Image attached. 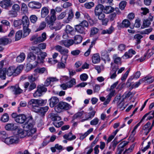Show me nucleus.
Returning <instances> with one entry per match:
<instances>
[{"instance_id": "obj_26", "label": "nucleus", "mask_w": 154, "mask_h": 154, "mask_svg": "<svg viewBox=\"0 0 154 154\" xmlns=\"http://www.w3.org/2000/svg\"><path fill=\"white\" fill-rule=\"evenodd\" d=\"M69 52V51L68 49L65 48H63L60 52V54L63 55L61 58H64V60H67L68 57V54Z\"/></svg>"}, {"instance_id": "obj_5", "label": "nucleus", "mask_w": 154, "mask_h": 154, "mask_svg": "<svg viewBox=\"0 0 154 154\" xmlns=\"http://www.w3.org/2000/svg\"><path fill=\"white\" fill-rule=\"evenodd\" d=\"M71 108V106L68 103L65 102L60 101L57 106H55L54 109L57 112L60 113L62 111V109L67 110Z\"/></svg>"}, {"instance_id": "obj_24", "label": "nucleus", "mask_w": 154, "mask_h": 154, "mask_svg": "<svg viewBox=\"0 0 154 154\" xmlns=\"http://www.w3.org/2000/svg\"><path fill=\"white\" fill-rule=\"evenodd\" d=\"M17 133V134L16 135H18L19 138H23L27 135L26 130H23L21 128H18Z\"/></svg>"}, {"instance_id": "obj_28", "label": "nucleus", "mask_w": 154, "mask_h": 154, "mask_svg": "<svg viewBox=\"0 0 154 154\" xmlns=\"http://www.w3.org/2000/svg\"><path fill=\"white\" fill-rule=\"evenodd\" d=\"M101 55L103 58H104L105 60L108 62L110 61V59L109 57V54L106 50H104L101 51Z\"/></svg>"}, {"instance_id": "obj_25", "label": "nucleus", "mask_w": 154, "mask_h": 154, "mask_svg": "<svg viewBox=\"0 0 154 154\" xmlns=\"http://www.w3.org/2000/svg\"><path fill=\"white\" fill-rule=\"evenodd\" d=\"M142 79L143 82L149 84L152 83L154 81V78L150 75H147Z\"/></svg>"}, {"instance_id": "obj_18", "label": "nucleus", "mask_w": 154, "mask_h": 154, "mask_svg": "<svg viewBox=\"0 0 154 154\" xmlns=\"http://www.w3.org/2000/svg\"><path fill=\"white\" fill-rule=\"evenodd\" d=\"M11 89L15 95L20 94L23 92V90L17 85L14 86H11Z\"/></svg>"}, {"instance_id": "obj_42", "label": "nucleus", "mask_w": 154, "mask_h": 154, "mask_svg": "<svg viewBox=\"0 0 154 154\" xmlns=\"http://www.w3.org/2000/svg\"><path fill=\"white\" fill-rule=\"evenodd\" d=\"M115 10L114 8L111 6H106L104 9V12L106 14H109Z\"/></svg>"}, {"instance_id": "obj_14", "label": "nucleus", "mask_w": 154, "mask_h": 154, "mask_svg": "<svg viewBox=\"0 0 154 154\" xmlns=\"http://www.w3.org/2000/svg\"><path fill=\"white\" fill-rule=\"evenodd\" d=\"M27 120L26 116L23 114H19L16 117V122L18 123L23 124Z\"/></svg>"}, {"instance_id": "obj_37", "label": "nucleus", "mask_w": 154, "mask_h": 154, "mask_svg": "<svg viewBox=\"0 0 154 154\" xmlns=\"http://www.w3.org/2000/svg\"><path fill=\"white\" fill-rule=\"evenodd\" d=\"M82 40V37L80 35H76L74 37V43L78 44L81 43Z\"/></svg>"}, {"instance_id": "obj_43", "label": "nucleus", "mask_w": 154, "mask_h": 154, "mask_svg": "<svg viewBox=\"0 0 154 154\" xmlns=\"http://www.w3.org/2000/svg\"><path fill=\"white\" fill-rule=\"evenodd\" d=\"M45 72H47V70L46 69L45 67L39 68L35 69L34 70V72L36 73H39L42 74L44 73Z\"/></svg>"}, {"instance_id": "obj_2", "label": "nucleus", "mask_w": 154, "mask_h": 154, "mask_svg": "<svg viewBox=\"0 0 154 154\" xmlns=\"http://www.w3.org/2000/svg\"><path fill=\"white\" fill-rule=\"evenodd\" d=\"M21 20L22 21L23 31V36L24 37L28 35L30 32V29L29 28V21L28 17L26 16L22 17Z\"/></svg>"}, {"instance_id": "obj_55", "label": "nucleus", "mask_w": 154, "mask_h": 154, "mask_svg": "<svg viewBox=\"0 0 154 154\" xmlns=\"http://www.w3.org/2000/svg\"><path fill=\"white\" fill-rule=\"evenodd\" d=\"M84 113V112L83 111L77 112L72 117L73 120H75L76 119L81 117Z\"/></svg>"}, {"instance_id": "obj_22", "label": "nucleus", "mask_w": 154, "mask_h": 154, "mask_svg": "<svg viewBox=\"0 0 154 154\" xmlns=\"http://www.w3.org/2000/svg\"><path fill=\"white\" fill-rule=\"evenodd\" d=\"M49 8L48 6L42 7L41 10V17L44 18L49 13Z\"/></svg>"}, {"instance_id": "obj_16", "label": "nucleus", "mask_w": 154, "mask_h": 154, "mask_svg": "<svg viewBox=\"0 0 154 154\" xmlns=\"http://www.w3.org/2000/svg\"><path fill=\"white\" fill-rule=\"evenodd\" d=\"M60 44L66 47L69 48L74 44V41L72 39L63 40L60 42Z\"/></svg>"}, {"instance_id": "obj_44", "label": "nucleus", "mask_w": 154, "mask_h": 154, "mask_svg": "<svg viewBox=\"0 0 154 154\" xmlns=\"http://www.w3.org/2000/svg\"><path fill=\"white\" fill-rule=\"evenodd\" d=\"M23 68V66L22 65H20L15 68V67L14 76H16L19 74L22 70Z\"/></svg>"}, {"instance_id": "obj_64", "label": "nucleus", "mask_w": 154, "mask_h": 154, "mask_svg": "<svg viewBox=\"0 0 154 154\" xmlns=\"http://www.w3.org/2000/svg\"><path fill=\"white\" fill-rule=\"evenodd\" d=\"M150 24V20L148 19L145 20L143 22V26H142L141 28H144L145 27H148L149 26Z\"/></svg>"}, {"instance_id": "obj_35", "label": "nucleus", "mask_w": 154, "mask_h": 154, "mask_svg": "<svg viewBox=\"0 0 154 154\" xmlns=\"http://www.w3.org/2000/svg\"><path fill=\"white\" fill-rule=\"evenodd\" d=\"M67 60H64V58H61V61L58 63L57 66L59 69H64L65 67V64L66 63Z\"/></svg>"}, {"instance_id": "obj_39", "label": "nucleus", "mask_w": 154, "mask_h": 154, "mask_svg": "<svg viewBox=\"0 0 154 154\" xmlns=\"http://www.w3.org/2000/svg\"><path fill=\"white\" fill-rule=\"evenodd\" d=\"M36 59V56L32 52H30L28 55L27 61L30 63L34 61Z\"/></svg>"}, {"instance_id": "obj_59", "label": "nucleus", "mask_w": 154, "mask_h": 154, "mask_svg": "<svg viewBox=\"0 0 154 154\" xmlns=\"http://www.w3.org/2000/svg\"><path fill=\"white\" fill-rule=\"evenodd\" d=\"M74 29L73 27L69 25H67L66 26L65 29V31L67 33H70L71 32L73 31Z\"/></svg>"}, {"instance_id": "obj_62", "label": "nucleus", "mask_w": 154, "mask_h": 154, "mask_svg": "<svg viewBox=\"0 0 154 154\" xmlns=\"http://www.w3.org/2000/svg\"><path fill=\"white\" fill-rule=\"evenodd\" d=\"M38 106H42L45 105L47 103V100H43L42 99H37Z\"/></svg>"}, {"instance_id": "obj_46", "label": "nucleus", "mask_w": 154, "mask_h": 154, "mask_svg": "<svg viewBox=\"0 0 154 154\" xmlns=\"http://www.w3.org/2000/svg\"><path fill=\"white\" fill-rule=\"evenodd\" d=\"M51 119L54 122H56L61 120V118L57 114H53L51 115Z\"/></svg>"}, {"instance_id": "obj_11", "label": "nucleus", "mask_w": 154, "mask_h": 154, "mask_svg": "<svg viewBox=\"0 0 154 154\" xmlns=\"http://www.w3.org/2000/svg\"><path fill=\"white\" fill-rule=\"evenodd\" d=\"M12 4L11 0H2L0 2V6L5 9L11 7Z\"/></svg>"}, {"instance_id": "obj_40", "label": "nucleus", "mask_w": 154, "mask_h": 154, "mask_svg": "<svg viewBox=\"0 0 154 154\" xmlns=\"http://www.w3.org/2000/svg\"><path fill=\"white\" fill-rule=\"evenodd\" d=\"M93 130V128H91L89 129L84 134H82L80 136V139L81 140H83L88 135L91 133Z\"/></svg>"}, {"instance_id": "obj_47", "label": "nucleus", "mask_w": 154, "mask_h": 154, "mask_svg": "<svg viewBox=\"0 0 154 154\" xmlns=\"http://www.w3.org/2000/svg\"><path fill=\"white\" fill-rule=\"evenodd\" d=\"M31 49L33 53H35L38 55L39 54L41 51L38 47L32 46L31 47Z\"/></svg>"}, {"instance_id": "obj_21", "label": "nucleus", "mask_w": 154, "mask_h": 154, "mask_svg": "<svg viewBox=\"0 0 154 154\" xmlns=\"http://www.w3.org/2000/svg\"><path fill=\"white\" fill-rule=\"evenodd\" d=\"M49 105L51 107H54L59 102L58 98L56 97H52L49 99Z\"/></svg>"}, {"instance_id": "obj_34", "label": "nucleus", "mask_w": 154, "mask_h": 154, "mask_svg": "<svg viewBox=\"0 0 154 154\" xmlns=\"http://www.w3.org/2000/svg\"><path fill=\"white\" fill-rule=\"evenodd\" d=\"M112 59L115 63L117 65L121 64V58L120 57H119L117 54H113L112 56Z\"/></svg>"}, {"instance_id": "obj_17", "label": "nucleus", "mask_w": 154, "mask_h": 154, "mask_svg": "<svg viewBox=\"0 0 154 154\" xmlns=\"http://www.w3.org/2000/svg\"><path fill=\"white\" fill-rule=\"evenodd\" d=\"M151 123L147 122L143 127V132L145 135H147L152 129V127L151 126Z\"/></svg>"}, {"instance_id": "obj_15", "label": "nucleus", "mask_w": 154, "mask_h": 154, "mask_svg": "<svg viewBox=\"0 0 154 154\" xmlns=\"http://www.w3.org/2000/svg\"><path fill=\"white\" fill-rule=\"evenodd\" d=\"M29 7L33 9H39L42 6V4L38 2L32 1L29 2L28 5Z\"/></svg>"}, {"instance_id": "obj_6", "label": "nucleus", "mask_w": 154, "mask_h": 154, "mask_svg": "<svg viewBox=\"0 0 154 154\" xmlns=\"http://www.w3.org/2000/svg\"><path fill=\"white\" fill-rule=\"evenodd\" d=\"M104 6L101 4H99L97 5L94 9V14L96 16H97L99 20L104 19L105 17V14L102 13Z\"/></svg>"}, {"instance_id": "obj_1", "label": "nucleus", "mask_w": 154, "mask_h": 154, "mask_svg": "<svg viewBox=\"0 0 154 154\" xmlns=\"http://www.w3.org/2000/svg\"><path fill=\"white\" fill-rule=\"evenodd\" d=\"M28 106L31 108L33 111L36 112H39L42 115H44L45 113L47 111L48 107L46 106L41 107L38 106L37 100L32 99L28 103Z\"/></svg>"}, {"instance_id": "obj_61", "label": "nucleus", "mask_w": 154, "mask_h": 154, "mask_svg": "<svg viewBox=\"0 0 154 154\" xmlns=\"http://www.w3.org/2000/svg\"><path fill=\"white\" fill-rule=\"evenodd\" d=\"M80 78L82 81H85L88 79V76L86 73H83L80 75Z\"/></svg>"}, {"instance_id": "obj_56", "label": "nucleus", "mask_w": 154, "mask_h": 154, "mask_svg": "<svg viewBox=\"0 0 154 154\" xmlns=\"http://www.w3.org/2000/svg\"><path fill=\"white\" fill-rule=\"evenodd\" d=\"M94 4L93 2H90L85 3L84 4V6L86 8L91 9L94 6Z\"/></svg>"}, {"instance_id": "obj_54", "label": "nucleus", "mask_w": 154, "mask_h": 154, "mask_svg": "<svg viewBox=\"0 0 154 154\" xmlns=\"http://www.w3.org/2000/svg\"><path fill=\"white\" fill-rule=\"evenodd\" d=\"M8 134L5 131H2L0 132V138L4 142V140L7 138Z\"/></svg>"}, {"instance_id": "obj_23", "label": "nucleus", "mask_w": 154, "mask_h": 154, "mask_svg": "<svg viewBox=\"0 0 154 154\" xmlns=\"http://www.w3.org/2000/svg\"><path fill=\"white\" fill-rule=\"evenodd\" d=\"M75 29L76 31L78 33L81 34H85V28L83 27L79 24L75 26Z\"/></svg>"}, {"instance_id": "obj_49", "label": "nucleus", "mask_w": 154, "mask_h": 154, "mask_svg": "<svg viewBox=\"0 0 154 154\" xmlns=\"http://www.w3.org/2000/svg\"><path fill=\"white\" fill-rule=\"evenodd\" d=\"M23 32L21 30H19L15 34V41H18L22 37Z\"/></svg>"}, {"instance_id": "obj_45", "label": "nucleus", "mask_w": 154, "mask_h": 154, "mask_svg": "<svg viewBox=\"0 0 154 154\" xmlns=\"http://www.w3.org/2000/svg\"><path fill=\"white\" fill-rule=\"evenodd\" d=\"M143 82L142 79H140L138 82H136L135 83L133 84L132 85L131 84V87L130 88L132 89L133 88H136L138 87V86L142 83Z\"/></svg>"}, {"instance_id": "obj_60", "label": "nucleus", "mask_w": 154, "mask_h": 154, "mask_svg": "<svg viewBox=\"0 0 154 154\" xmlns=\"http://www.w3.org/2000/svg\"><path fill=\"white\" fill-rule=\"evenodd\" d=\"M128 144V142H126L125 141H124L120 143L118 145V149H120L121 150H124V147L126 146Z\"/></svg>"}, {"instance_id": "obj_58", "label": "nucleus", "mask_w": 154, "mask_h": 154, "mask_svg": "<svg viewBox=\"0 0 154 154\" xmlns=\"http://www.w3.org/2000/svg\"><path fill=\"white\" fill-rule=\"evenodd\" d=\"M29 19L32 23H34L37 21L38 20V17L35 15H32L30 17Z\"/></svg>"}, {"instance_id": "obj_20", "label": "nucleus", "mask_w": 154, "mask_h": 154, "mask_svg": "<svg viewBox=\"0 0 154 154\" xmlns=\"http://www.w3.org/2000/svg\"><path fill=\"white\" fill-rule=\"evenodd\" d=\"M5 128L7 131H15L18 128V126L15 125L14 123H11L7 124Z\"/></svg>"}, {"instance_id": "obj_57", "label": "nucleus", "mask_w": 154, "mask_h": 154, "mask_svg": "<svg viewBox=\"0 0 154 154\" xmlns=\"http://www.w3.org/2000/svg\"><path fill=\"white\" fill-rule=\"evenodd\" d=\"M99 31V29L97 28L93 27L91 29L90 35H93L97 33Z\"/></svg>"}, {"instance_id": "obj_51", "label": "nucleus", "mask_w": 154, "mask_h": 154, "mask_svg": "<svg viewBox=\"0 0 154 154\" xmlns=\"http://www.w3.org/2000/svg\"><path fill=\"white\" fill-rule=\"evenodd\" d=\"M36 129L35 128L26 130L27 131V135L28 136H32L33 134L36 132Z\"/></svg>"}, {"instance_id": "obj_52", "label": "nucleus", "mask_w": 154, "mask_h": 154, "mask_svg": "<svg viewBox=\"0 0 154 154\" xmlns=\"http://www.w3.org/2000/svg\"><path fill=\"white\" fill-rule=\"evenodd\" d=\"M68 88H70L72 87L76 84L75 80V79H72L66 83Z\"/></svg>"}, {"instance_id": "obj_7", "label": "nucleus", "mask_w": 154, "mask_h": 154, "mask_svg": "<svg viewBox=\"0 0 154 154\" xmlns=\"http://www.w3.org/2000/svg\"><path fill=\"white\" fill-rule=\"evenodd\" d=\"M47 89L45 86L43 84L40 85L38 86L37 90L33 94V96L35 97H39L42 95V93L45 92Z\"/></svg>"}, {"instance_id": "obj_4", "label": "nucleus", "mask_w": 154, "mask_h": 154, "mask_svg": "<svg viewBox=\"0 0 154 154\" xmlns=\"http://www.w3.org/2000/svg\"><path fill=\"white\" fill-rule=\"evenodd\" d=\"M4 142L8 145L17 144L19 143L20 139L19 137H18V135L15 134L9 137L6 138L4 140Z\"/></svg>"}, {"instance_id": "obj_31", "label": "nucleus", "mask_w": 154, "mask_h": 154, "mask_svg": "<svg viewBox=\"0 0 154 154\" xmlns=\"http://www.w3.org/2000/svg\"><path fill=\"white\" fill-rule=\"evenodd\" d=\"M63 137L65 139L70 141L75 139L76 137L75 135H72L71 132H70L67 134H65L63 136Z\"/></svg>"}, {"instance_id": "obj_8", "label": "nucleus", "mask_w": 154, "mask_h": 154, "mask_svg": "<svg viewBox=\"0 0 154 154\" xmlns=\"http://www.w3.org/2000/svg\"><path fill=\"white\" fill-rule=\"evenodd\" d=\"M24 125L23 128L25 130L32 129L34 125V122L32 116H29L27 118V120Z\"/></svg>"}, {"instance_id": "obj_13", "label": "nucleus", "mask_w": 154, "mask_h": 154, "mask_svg": "<svg viewBox=\"0 0 154 154\" xmlns=\"http://www.w3.org/2000/svg\"><path fill=\"white\" fill-rule=\"evenodd\" d=\"M36 85L35 82H32L29 85V82H26L24 84V87L25 90H28L29 91H30L36 88Z\"/></svg>"}, {"instance_id": "obj_53", "label": "nucleus", "mask_w": 154, "mask_h": 154, "mask_svg": "<svg viewBox=\"0 0 154 154\" xmlns=\"http://www.w3.org/2000/svg\"><path fill=\"white\" fill-rule=\"evenodd\" d=\"M46 23L44 21L41 23L38 27L36 31H38L43 30L46 27Z\"/></svg>"}, {"instance_id": "obj_3", "label": "nucleus", "mask_w": 154, "mask_h": 154, "mask_svg": "<svg viewBox=\"0 0 154 154\" xmlns=\"http://www.w3.org/2000/svg\"><path fill=\"white\" fill-rule=\"evenodd\" d=\"M118 83V82L117 81L111 86L110 89V92L106 96L107 99L106 101L103 103V105H106L108 104L111 100V98L115 95L116 94V91L114 90V89L116 87Z\"/></svg>"}, {"instance_id": "obj_33", "label": "nucleus", "mask_w": 154, "mask_h": 154, "mask_svg": "<svg viewBox=\"0 0 154 154\" xmlns=\"http://www.w3.org/2000/svg\"><path fill=\"white\" fill-rule=\"evenodd\" d=\"M15 67L11 66L9 67L7 69V74L9 76H11L12 75L14 76L15 72Z\"/></svg>"}, {"instance_id": "obj_30", "label": "nucleus", "mask_w": 154, "mask_h": 154, "mask_svg": "<svg viewBox=\"0 0 154 154\" xmlns=\"http://www.w3.org/2000/svg\"><path fill=\"white\" fill-rule=\"evenodd\" d=\"M56 20V18L49 15L46 17L45 19V21L48 25L53 24Z\"/></svg>"}, {"instance_id": "obj_27", "label": "nucleus", "mask_w": 154, "mask_h": 154, "mask_svg": "<svg viewBox=\"0 0 154 154\" xmlns=\"http://www.w3.org/2000/svg\"><path fill=\"white\" fill-rule=\"evenodd\" d=\"M114 27L112 25H111L108 29L102 30L101 33L102 35L106 34H110L114 32Z\"/></svg>"}, {"instance_id": "obj_50", "label": "nucleus", "mask_w": 154, "mask_h": 154, "mask_svg": "<svg viewBox=\"0 0 154 154\" xmlns=\"http://www.w3.org/2000/svg\"><path fill=\"white\" fill-rule=\"evenodd\" d=\"M9 119V116L7 113L4 114L1 118V120L4 122H5L8 121Z\"/></svg>"}, {"instance_id": "obj_36", "label": "nucleus", "mask_w": 154, "mask_h": 154, "mask_svg": "<svg viewBox=\"0 0 154 154\" xmlns=\"http://www.w3.org/2000/svg\"><path fill=\"white\" fill-rule=\"evenodd\" d=\"M74 15L72 11H70L69 12L68 17L66 19L63 20V23H69L72 20Z\"/></svg>"}, {"instance_id": "obj_41", "label": "nucleus", "mask_w": 154, "mask_h": 154, "mask_svg": "<svg viewBox=\"0 0 154 154\" xmlns=\"http://www.w3.org/2000/svg\"><path fill=\"white\" fill-rule=\"evenodd\" d=\"M25 54L23 53H22L18 56L16 59L17 62L20 63L22 62L25 59Z\"/></svg>"}, {"instance_id": "obj_48", "label": "nucleus", "mask_w": 154, "mask_h": 154, "mask_svg": "<svg viewBox=\"0 0 154 154\" xmlns=\"http://www.w3.org/2000/svg\"><path fill=\"white\" fill-rule=\"evenodd\" d=\"M143 37V36L142 35L139 34H136L134 36V38L136 39V41L135 42L136 45H138L140 43V39H141Z\"/></svg>"}, {"instance_id": "obj_63", "label": "nucleus", "mask_w": 154, "mask_h": 154, "mask_svg": "<svg viewBox=\"0 0 154 154\" xmlns=\"http://www.w3.org/2000/svg\"><path fill=\"white\" fill-rule=\"evenodd\" d=\"M8 14L11 17H15L17 15V12L13 10L10 11Z\"/></svg>"}, {"instance_id": "obj_38", "label": "nucleus", "mask_w": 154, "mask_h": 154, "mask_svg": "<svg viewBox=\"0 0 154 154\" xmlns=\"http://www.w3.org/2000/svg\"><path fill=\"white\" fill-rule=\"evenodd\" d=\"M11 41V39H10L2 38H0V45H6L10 43Z\"/></svg>"}, {"instance_id": "obj_9", "label": "nucleus", "mask_w": 154, "mask_h": 154, "mask_svg": "<svg viewBox=\"0 0 154 154\" xmlns=\"http://www.w3.org/2000/svg\"><path fill=\"white\" fill-rule=\"evenodd\" d=\"M140 71H137L132 76H131L128 80L126 83V85L128 87H130L131 86V82L132 80L134 79H137L139 78L140 75Z\"/></svg>"}, {"instance_id": "obj_19", "label": "nucleus", "mask_w": 154, "mask_h": 154, "mask_svg": "<svg viewBox=\"0 0 154 154\" xmlns=\"http://www.w3.org/2000/svg\"><path fill=\"white\" fill-rule=\"evenodd\" d=\"M150 112H148L145 114L143 117L140 121L138 123H137L134 127V128L131 132V135L132 137H134L136 133V130L138 126H139L140 125L142 121L145 119L146 117L149 114Z\"/></svg>"}, {"instance_id": "obj_32", "label": "nucleus", "mask_w": 154, "mask_h": 154, "mask_svg": "<svg viewBox=\"0 0 154 154\" xmlns=\"http://www.w3.org/2000/svg\"><path fill=\"white\" fill-rule=\"evenodd\" d=\"M130 24V22L128 20L125 19L122 21V23L120 24L119 26L121 28H127L129 26Z\"/></svg>"}, {"instance_id": "obj_29", "label": "nucleus", "mask_w": 154, "mask_h": 154, "mask_svg": "<svg viewBox=\"0 0 154 154\" xmlns=\"http://www.w3.org/2000/svg\"><path fill=\"white\" fill-rule=\"evenodd\" d=\"M92 62L94 64L99 63L100 60V58L99 54H94L92 57Z\"/></svg>"}, {"instance_id": "obj_10", "label": "nucleus", "mask_w": 154, "mask_h": 154, "mask_svg": "<svg viewBox=\"0 0 154 154\" xmlns=\"http://www.w3.org/2000/svg\"><path fill=\"white\" fill-rule=\"evenodd\" d=\"M4 61L2 60L0 62V77L3 79L6 78V69L5 68H3Z\"/></svg>"}, {"instance_id": "obj_12", "label": "nucleus", "mask_w": 154, "mask_h": 154, "mask_svg": "<svg viewBox=\"0 0 154 154\" xmlns=\"http://www.w3.org/2000/svg\"><path fill=\"white\" fill-rule=\"evenodd\" d=\"M47 54L45 52H42L41 51L39 54L38 56V61H35V64H34V67H35L37 64L38 63H42L43 62V60L45 59V57L47 56ZM32 66H33V65H31Z\"/></svg>"}]
</instances>
